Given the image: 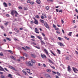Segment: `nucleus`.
Instances as JSON below:
<instances>
[{"mask_svg": "<svg viewBox=\"0 0 78 78\" xmlns=\"http://www.w3.org/2000/svg\"><path fill=\"white\" fill-rule=\"evenodd\" d=\"M45 77L46 78H51V76H50V75L48 74H46L44 75Z\"/></svg>", "mask_w": 78, "mask_h": 78, "instance_id": "1", "label": "nucleus"}, {"mask_svg": "<svg viewBox=\"0 0 78 78\" xmlns=\"http://www.w3.org/2000/svg\"><path fill=\"white\" fill-rule=\"evenodd\" d=\"M41 56L43 59H44V58H45V59H47V57H46V55H45V54H43V55L42 54H41Z\"/></svg>", "mask_w": 78, "mask_h": 78, "instance_id": "2", "label": "nucleus"}, {"mask_svg": "<svg viewBox=\"0 0 78 78\" xmlns=\"http://www.w3.org/2000/svg\"><path fill=\"white\" fill-rule=\"evenodd\" d=\"M44 26L46 27V28H50V27H49V26L48 25V24H47V23H44Z\"/></svg>", "mask_w": 78, "mask_h": 78, "instance_id": "3", "label": "nucleus"}, {"mask_svg": "<svg viewBox=\"0 0 78 78\" xmlns=\"http://www.w3.org/2000/svg\"><path fill=\"white\" fill-rule=\"evenodd\" d=\"M58 44L59 45H60L61 47H64V44H63L61 42H58Z\"/></svg>", "mask_w": 78, "mask_h": 78, "instance_id": "4", "label": "nucleus"}, {"mask_svg": "<svg viewBox=\"0 0 78 78\" xmlns=\"http://www.w3.org/2000/svg\"><path fill=\"white\" fill-rule=\"evenodd\" d=\"M33 19L35 20L34 23L35 24H38V21L34 18Z\"/></svg>", "mask_w": 78, "mask_h": 78, "instance_id": "5", "label": "nucleus"}, {"mask_svg": "<svg viewBox=\"0 0 78 78\" xmlns=\"http://www.w3.org/2000/svg\"><path fill=\"white\" fill-rule=\"evenodd\" d=\"M35 32L37 34H39V30H38V29L37 28H35Z\"/></svg>", "mask_w": 78, "mask_h": 78, "instance_id": "6", "label": "nucleus"}, {"mask_svg": "<svg viewBox=\"0 0 78 78\" xmlns=\"http://www.w3.org/2000/svg\"><path fill=\"white\" fill-rule=\"evenodd\" d=\"M28 63L29 66H33V62L30 61Z\"/></svg>", "mask_w": 78, "mask_h": 78, "instance_id": "7", "label": "nucleus"}, {"mask_svg": "<svg viewBox=\"0 0 78 78\" xmlns=\"http://www.w3.org/2000/svg\"><path fill=\"white\" fill-rule=\"evenodd\" d=\"M14 13L15 15V17H17V15H19V13H17V11L15 10L14 11Z\"/></svg>", "mask_w": 78, "mask_h": 78, "instance_id": "8", "label": "nucleus"}, {"mask_svg": "<svg viewBox=\"0 0 78 78\" xmlns=\"http://www.w3.org/2000/svg\"><path fill=\"white\" fill-rule=\"evenodd\" d=\"M67 69H68V70H67L68 71L70 72L71 71V68H70V66H68Z\"/></svg>", "mask_w": 78, "mask_h": 78, "instance_id": "9", "label": "nucleus"}, {"mask_svg": "<svg viewBox=\"0 0 78 78\" xmlns=\"http://www.w3.org/2000/svg\"><path fill=\"white\" fill-rule=\"evenodd\" d=\"M40 42H41V44L42 45H45V43L44 42V41H43L41 40L40 41Z\"/></svg>", "mask_w": 78, "mask_h": 78, "instance_id": "10", "label": "nucleus"}, {"mask_svg": "<svg viewBox=\"0 0 78 78\" xmlns=\"http://www.w3.org/2000/svg\"><path fill=\"white\" fill-rule=\"evenodd\" d=\"M44 50L45 53H46V54H47V55H49V54H48V51H47V50H46L45 49H44Z\"/></svg>", "mask_w": 78, "mask_h": 78, "instance_id": "11", "label": "nucleus"}, {"mask_svg": "<svg viewBox=\"0 0 78 78\" xmlns=\"http://www.w3.org/2000/svg\"><path fill=\"white\" fill-rule=\"evenodd\" d=\"M36 3H37V4H41V2L40 0H37Z\"/></svg>", "mask_w": 78, "mask_h": 78, "instance_id": "12", "label": "nucleus"}, {"mask_svg": "<svg viewBox=\"0 0 78 78\" xmlns=\"http://www.w3.org/2000/svg\"><path fill=\"white\" fill-rule=\"evenodd\" d=\"M23 55L24 56H25L26 57H27L28 56V54L26 53H24L23 54Z\"/></svg>", "mask_w": 78, "mask_h": 78, "instance_id": "13", "label": "nucleus"}, {"mask_svg": "<svg viewBox=\"0 0 78 78\" xmlns=\"http://www.w3.org/2000/svg\"><path fill=\"white\" fill-rule=\"evenodd\" d=\"M31 56L32 57V58H36V55L34 54H31Z\"/></svg>", "mask_w": 78, "mask_h": 78, "instance_id": "14", "label": "nucleus"}, {"mask_svg": "<svg viewBox=\"0 0 78 78\" xmlns=\"http://www.w3.org/2000/svg\"><path fill=\"white\" fill-rule=\"evenodd\" d=\"M20 58H21L23 60H25V57L23 56H20Z\"/></svg>", "mask_w": 78, "mask_h": 78, "instance_id": "15", "label": "nucleus"}, {"mask_svg": "<svg viewBox=\"0 0 78 78\" xmlns=\"http://www.w3.org/2000/svg\"><path fill=\"white\" fill-rule=\"evenodd\" d=\"M73 71H76V72H78V69H76L74 67H73Z\"/></svg>", "mask_w": 78, "mask_h": 78, "instance_id": "16", "label": "nucleus"}, {"mask_svg": "<svg viewBox=\"0 0 78 78\" xmlns=\"http://www.w3.org/2000/svg\"><path fill=\"white\" fill-rule=\"evenodd\" d=\"M10 58H11V59H13V60H14L15 61H16V58H14V57L13 56H10Z\"/></svg>", "mask_w": 78, "mask_h": 78, "instance_id": "17", "label": "nucleus"}, {"mask_svg": "<svg viewBox=\"0 0 78 78\" xmlns=\"http://www.w3.org/2000/svg\"><path fill=\"white\" fill-rule=\"evenodd\" d=\"M14 10H13L12 11H11V15H12L13 16H14Z\"/></svg>", "mask_w": 78, "mask_h": 78, "instance_id": "18", "label": "nucleus"}, {"mask_svg": "<svg viewBox=\"0 0 78 78\" xmlns=\"http://www.w3.org/2000/svg\"><path fill=\"white\" fill-rule=\"evenodd\" d=\"M46 71L47 72H48V73H50L51 72V70L49 69H47Z\"/></svg>", "mask_w": 78, "mask_h": 78, "instance_id": "19", "label": "nucleus"}, {"mask_svg": "<svg viewBox=\"0 0 78 78\" xmlns=\"http://www.w3.org/2000/svg\"><path fill=\"white\" fill-rule=\"evenodd\" d=\"M48 60H49V62L50 63H51L52 64H53V62L51 61V60L49 58H48Z\"/></svg>", "mask_w": 78, "mask_h": 78, "instance_id": "20", "label": "nucleus"}, {"mask_svg": "<svg viewBox=\"0 0 78 78\" xmlns=\"http://www.w3.org/2000/svg\"><path fill=\"white\" fill-rule=\"evenodd\" d=\"M3 5L5 7H7V4L5 2H4Z\"/></svg>", "mask_w": 78, "mask_h": 78, "instance_id": "21", "label": "nucleus"}, {"mask_svg": "<svg viewBox=\"0 0 78 78\" xmlns=\"http://www.w3.org/2000/svg\"><path fill=\"white\" fill-rule=\"evenodd\" d=\"M8 77H9V78H12V75L11 74H9L8 75Z\"/></svg>", "mask_w": 78, "mask_h": 78, "instance_id": "22", "label": "nucleus"}, {"mask_svg": "<svg viewBox=\"0 0 78 78\" xmlns=\"http://www.w3.org/2000/svg\"><path fill=\"white\" fill-rule=\"evenodd\" d=\"M37 37L38 39H40V40H42V37H39V36H37Z\"/></svg>", "mask_w": 78, "mask_h": 78, "instance_id": "23", "label": "nucleus"}, {"mask_svg": "<svg viewBox=\"0 0 78 78\" xmlns=\"http://www.w3.org/2000/svg\"><path fill=\"white\" fill-rule=\"evenodd\" d=\"M51 53H52V55H54V56H56V55H55V54L54 53H53V51H50Z\"/></svg>", "mask_w": 78, "mask_h": 78, "instance_id": "24", "label": "nucleus"}, {"mask_svg": "<svg viewBox=\"0 0 78 78\" xmlns=\"http://www.w3.org/2000/svg\"><path fill=\"white\" fill-rule=\"evenodd\" d=\"M35 17L36 19H39L40 17H39V16L38 15H37L35 16Z\"/></svg>", "mask_w": 78, "mask_h": 78, "instance_id": "25", "label": "nucleus"}, {"mask_svg": "<svg viewBox=\"0 0 78 78\" xmlns=\"http://www.w3.org/2000/svg\"><path fill=\"white\" fill-rule=\"evenodd\" d=\"M31 61L33 63H34V64H35L36 63V61L34 60H31Z\"/></svg>", "mask_w": 78, "mask_h": 78, "instance_id": "26", "label": "nucleus"}, {"mask_svg": "<svg viewBox=\"0 0 78 78\" xmlns=\"http://www.w3.org/2000/svg\"><path fill=\"white\" fill-rule=\"evenodd\" d=\"M8 52H9V53H12V54H13V52L11 50H8Z\"/></svg>", "mask_w": 78, "mask_h": 78, "instance_id": "27", "label": "nucleus"}, {"mask_svg": "<svg viewBox=\"0 0 78 78\" xmlns=\"http://www.w3.org/2000/svg\"><path fill=\"white\" fill-rule=\"evenodd\" d=\"M25 48H27V49H30V47H27V46H25Z\"/></svg>", "mask_w": 78, "mask_h": 78, "instance_id": "28", "label": "nucleus"}, {"mask_svg": "<svg viewBox=\"0 0 78 78\" xmlns=\"http://www.w3.org/2000/svg\"><path fill=\"white\" fill-rule=\"evenodd\" d=\"M72 32H70L69 33V34H68L69 36H72Z\"/></svg>", "mask_w": 78, "mask_h": 78, "instance_id": "29", "label": "nucleus"}, {"mask_svg": "<svg viewBox=\"0 0 78 78\" xmlns=\"http://www.w3.org/2000/svg\"><path fill=\"white\" fill-rule=\"evenodd\" d=\"M40 21L42 23H44V20H42L41 19H40Z\"/></svg>", "mask_w": 78, "mask_h": 78, "instance_id": "30", "label": "nucleus"}, {"mask_svg": "<svg viewBox=\"0 0 78 78\" xmlns=\"http://www.w3.org/2000/svg\"><path fill=\"white\" fill-rule=\"evenodd\" d=\"M26 70H28L29 71H27V72H28L29 73H30V70L28 69H26Z\"/></svg>", "mask_w": 78, "mask_h": 78, "instance_id": "31", "label": "nucleus"}, {"mask_svg": "<svg viewBox=\"0 0 78 78\" xmlns=\"http://www.w3.org/2000/svg\"><path fill=\"white\" fill-rule=\"evenodd\" d=\"M65 58L66 59V60H69V57H68L67 56H66Z\"/></svg>", "mask_w": 78, "mask_h": 78, "instance_id": "32", "label": "nucleus"}, {"mask_svg": "<svg viewBox=\"0 0 78 78\" xmlns=\"http://www.w3.org/2000/svg\"><path fill=\"white\" fill-rule=\"evenodd\" d=\"M6 39L7 40H8V41H11V39L8 37H7Z\"/></svg>", "mask_w": 78, "mask_h": 78, "instance_id": "33", "label": "nucleus"}, {"mask_svg": "<svg viewBox=\"0 0 78 78\" xmlns=\"http://www.w3.org/2000/svg\"><path fill=\"white\" fill-rule=\"evenodd\" d=\"M57 74L58 75V76H61V74L58 72H57Z\"/></svg>", "mask_w": 78, "mask_h": 78, "instance_id": "34", "label": "nucleus"}, {"mask_svg": "<svg viewBox=\"0 0 78 78\" xmlns=\"http://www.w3.org/2000/svg\"><path fill=\"white\" fill-rule=\"evenodd\" d=\"M57 51L58 52V53L59 54H61V51L58 49L57 50Z\"/></svg>", "mask_w": 78, "mask_h": 78, "instance_id": "35", "label": "nucleus"}, {"mask_svg": "<svg viewBox=\"0 0 78 78\" xmlns=\"http://www.w3.org/2000/svg\"><path fill=\"white\" fill-rule=\"evenodd\" d=\"M0 56H3V53L1 52L0 53Z\"/></svg>", "mask_w": 78, "mask_h": 78, "instance_id": "36", "label": "nucleus"}, {"mask_svg": "<svg viewBox=\"0 0 78 78\" xmlns=\"http://www.w3.org/2000/svg\"><path fill=\"white\" fill-rule=\"evenodd\" d=\"M22 48L24 50H25V51H27V49L25 48L24 47H22Z\"/></svg>", "mask_w": 78, "mask_h": 78, "instance_id": "37", "label": "nucleus"}, {"mask_svg": "<svg viewBox=\"0 0 78 78\" xmlns=\"http://www.w3.org/2000/svg\"><path fill=\"white\" fill-rule=\"evenodd\" d=\"M31 37L32 39H34L35 38V37H34V36L31 35Z\"/></svg>", "mask_w": 78, "mask_h": 78, "instance_id": "38", "label": "nucleus"}, {"mask_svg": "<svg viewBox=\"0 0 78 78\" xmlns=\"http://www.w3.org/2000/svg\"><path fill=\"white\" fill-rule=\"evenodd\" d=\"M44 40H45V41H46V40H48V38H47V37H44Z\"/></svg>", "mask_w": 78, "mask_h": 78, "instance_id": "39", "label": "nucleus"}, {"mask_svg": "<svg viewBox=\"0 0 78 78\" xmlns=\"http://www.w3.org/2000/svg\"><path fill=\"white\" fill-rule=\"evenodd\" d=\"M0 68L1 69H2V71H4V72H5V70H4V69H3V68L2 67H0Z\"/></svg>", "mask_w": 78, "mask_h": 78, "instance_id": "40", "label": "nucleus"}, {"mask_svg": "<svg viewBox=\"0 0 78 78\" xmlns=\"http://www.w3.org/2000/svg\"><path fill=\"white\" fill-rule=\"evenodd\" d=\"M11 69H12V70H15V68L14 67H13L12 66H11V67L10 68Z\"/></svg>", "mask_w": 78, "mask_h": 78, "instance_id": "41", "label": "nucleus"}, {"mask_svg": "<svg viewBox=\"0 0 78 78\" xmlns=\"http://www.w3.org/2000/svg\"><path fill=\"white\" fill-rule=\"evenodd\" d=\"M64 38L67 40H69V38L67 37H64Z\"/></svg>", "mask_w": 78, "mask_h": 78, "instance_id": "42", "label": "nucleus"}, {"mask_svg": "<svg viewBox=\"0 0 78 78\" xmlns=\"http://www.w3.org/2000/svg\"><path fill=\"white\" fill-rule=\"evenodd\" d=\"M30 4L31 5H33V4H34V2H30Z\"/></svg>", "mask_w": 78, "mask_h": 78, "instance_id": "43", "label": "nucleus"}, {"mask_svg": "<svg viewBox=\"0 0 78 78\" xmlns=\"http://www.w3.org/2000/svg\"><path fill=\"white\" fill-rule=\"evenodd\" d=\"M34 47H35V48H37L38 49H40V48H39L38 47L35 46H34Z\"/></svg>", "mask_w": 78, "mask_h": 78, "instance_id": "44", "label": "nucleus"}, {"mask_svg": "<svg viewBox=\"0 0 78 78\" xmlns=\"http://www.w3.org/2000/svg\"><path fill=\"white\" fill-rule=\"evenodd\" d=\"M46 9H47V10H48V9H49V7L47 6L46 7Z\"/></svg>", "mask_w": 78, "mask_h": 78, "instance_id": "45", "label": "nucleus"}, {"mask_svg": "<svg viewBox=\"0 0 78 78\" xmlns=\"http://www.w3.org/2000/svg\"><path fill=\"white\" fill-rule=\"evenodd\" d=\"M19 9H22V7L21 6H19L18 7Z\"/></svg>", "mask_w": 78, "mask_h": 78, "instance_id": "46", "label": "nucleus"}, {"mask_svg": "<svg viewBox=\"0 0 78 78\" xmlns=\"http://www.w3.org/2000/svg\"><path fill=\"white\" fill-rule=\"evenodd\" d=\"M43 16H44L45 18H47V16H46V15L42 14Z\"/></svg>", "mask_w": 78, "mask_h": 78, "instance_id": "47", "label": "nucleus"}, {"mask_svg": "<svg viewBox=\"0 0 78 78\" xmlns=\"http://www.w3.org/2000/svg\"><path fill=\"white\" fill-rule=\"evenodd\" d=\"M23 73H24L25 75H27V73H26V72H25L24 70H23Z\"/></svg>", "mask_w": 78, "mask_h": 78, "instance_id": "48", "label": "nucleus"}, {"mask_svg": "<svg viewBox=\"0 0 78 78\" xmlns=\"http://www.w3.org/2000/svg\"><path fill=\"white\" fill-rule=\"evenodd\" d=\"M24 10H28V8H27V7H24Z\"/></svg>", "mask_w": 78, "mask_h": 78, "instance_id": "49", "label": "nucleus"}, {"mask_svg": "<svg viewBox=\"0 0 78 78\" xmlns=\"http://www.w3.org/2000/svg\"><path fill=\"white\" fill-rule=\"evenodd\" d=\"M41 34H42V36H44V37H45V34H44L42 33Z\"/></svg>", "mask_w": 78, "mask_h": 78, "instance_id": "50", "label": "nucleus"}, {"mask_svg": "<svg viewBox=\"0 0 78 78\" xmlns=\"http://www.w3.org/2000/svg\"><path fill=\"white\" fill-rule=\"evenodd\" d=\"M8 22H6L5 23V25L6 26H7V25H8Z\"/></svg>", "mask_w": 78, "mask_h": 78, "instance_id": "51", "label": "nucleus"}, {"mask_svg": "<svg viewBox=\"0 0 78 78\" xmlns=\"http://www.w3.org/2000/svg\"><path fill=\"white\" fill-rule=\"evenodd\" d=\"M14 40L15 41H19V40L17 39L16 38H15Z\"/></svg>", "mask_w": 78, "mask_h": 78, "instance_id": "52", "label": "nucleus"}, {"mask_svg": "<svg viewBox=\"0 0 78 78\" xmlns=\"http://www.w3.org/2000/svg\"><path fill=\"white\" fill-rule=\"evenodd\" d=\"M55 30H59V28H56V27H55Z\"/></svg>", "mask_w": 78, "mask_h": 78, "instance_id": "53", "label": "nucleus"}, {"mask_svg": "<svg viewBox=\"0 0 78 78\" xmlns=\"http://www.w3.org/2000/svg\"><path fill=\"white\" fill-rule=\"evenodd\" d=\"M53 27H54V28H56V26L55 24H53Z\"/></svg>", "mask_w": 78, "mask_h": 78, "instance_id": "54", "label": "nucleus"}, {"mask_svg": "<svg viewBox=\"0 0 78 78\" xmlns=\"http://www.w3.org/2000/svg\"><path fill=\"white\" fill-rule=\"evenodd\" d=\"M58 40H61L62 39V38H61L60 37H58Z\"/></svg>", "mask_w": 78, "mask_h": 78, "instance_id": "55", "label": "nucleus"}, {"mask_svg": "<svg viewBox=\"0 0 78 78\" xmlns=\"http://www.w3.org/2000/svg\"><path fill=\"white\" fill-rule=\"evenodd\" d=\"M48 2H53V0H47Z\"/></svg>", "mask_w": 78, "mask_h": 78, "instance_id": "56", "label": "nucleus"}, {"mask_svg": "<svg viewBox=\"0 0 78 78\" xmlns=\"http://www.w3.org/2000/svg\"><path fill=\"white\" fill-rule=\"evenodd\" d=\"M59 12H62V10H60L59 11Z\"/></svg>", "mask_w": 78, "mask_h": 78, "instance_id": "57", "label": "nucleus"}, {"mask_svg": "<svg viewBox=\"0 0 78 78\" xmlns=\"http://www.w3.org/2000/svg\"><path fill=\"white\" fill-rule=\"evenodd\" d=\"M32 44H33L34 45H36V43L32 42Z\"/></svg>", "mask_w": 78, "mask_h": 78, "instance_id": "58", "label": "nucleus"}, {"mask_svg": "<svg viewBox=\"0 0 78 78\" xmlns=\"http://www.w3.org/2000/svg\"><path fill=\"white\" fill-rule=\"evenodd\" d=\"M33 23H34V22H33V21H30L31 24H32Z\"/></svg>", "mask_w": 78, "mask_h": 78, "instance_id": "59", "label": "nucleus"}, {"mask_svg": "<svg viewBox=\"0 0 78 78\" xmlns=\"http://www.w3.org/2000/svg\"><path fill=\"white\" fill-rule=\"evenodd\" d=\"M56 33H58V34H60V32L59 31H57Z\"/></svg>", "mask_w": 78, "mask_h": 78, "instance_id": "60", "label": "nucleus"}, {"mask_svg": "<svg viewBox=\"0 0 78 78\" xmlns=\"http://www.w3.org/2000/svg\"><path fill=\"white\" fill-rule=\"evenodd\" d=\"M0 74L1 75H3V73L2 72H0Z\"/></svg>", "mask_w": 78, "mask_h": 78, "instance_id": "61", "label": "nucleus"}, {"mask_svg": "<svg viewBox=\"0 0 78 78\" xmlns=\"http://www.w3.org/2000/svg\"><path fill=\"white\" fill-rule=\"evenodd\" d=\"M61 22L62 24L64 23V20H61Z\"/></svg>", "mask_w": 78, "mask_h": 78, "instance_id": "62", "label": "nucleus"}, {"mask_svg": "<svg viewBox=\"0 0 78 78\" xmlns=\"http://www.w3.org/2000/svg\"><path fill=\"white\" fill-rule=\"evenodd\" d=\"M75 11H76V12H77V13H78V10H77V9H75Z\"/></svg>", "mask_w": 78, "mask_h": 78, "instance_id": "63", "label": "nucleus"}, {"mask_svg": "<svg viewBox=\"0 0 78 78\" xmlns=\"http://www.w3.org/2000/svg\"><path fill=\"white\" fill-rule=\"evenodd\" d=\"M6 16H7V17H9L10 16H9V14H6Z\"/></svg>", "mask_w": 78, "mask_h": 78, "instance_id": "64", "label": "nucleus"}]
</instances>
